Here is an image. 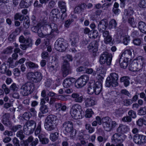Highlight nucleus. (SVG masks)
I'll return each instance as SVG.
<instances>
[{"label": "nucleus", "instance_id": "obj_1", "mask_svg": "<svg viewBox=\"0 0 146 146\" xmlns=\"http://www.w3.org/2000/svg\"><path fill=\"white\" fill-rule=\"evenodd\" d=\"M145 60L141 56H139L134 59L130 64L129 69L132 71L141 70L145 65Z\"/></svg>", "mask_w": 146, "mask_h": 146}, {"label": "nucleus", "instance_id": "obj_2", "mask_svg": "<svg viewBox=\"0 0 146 146\" xmlns=\"http://www.w3.org/2000/svg\"><path fill=\"white\" fill-rule=\"evenodd\" d=\"M58 119L56 116L50 115L46 118L44 124L45 128L48 131L55 129L56 127V121Z\"/></svg>", "mask_w": 146, "mask_h": 146}, {"label": "nucleus", "instance_id": "obj_3", "mask_svg": "<svg viewBox=\"0 0 146 146\" xmlns=\"http://www.w3.org/2000/svg\"><path fill=\"white\" fill-rule=\"evenodd\" d=\"M34 89V84L32 82H27L21 86L20 88L21 93L23 96H27L31 94Z\"/></svg>", "mask_w": 146, "mask_h": 146}, {"label": "nucleus", "instance_id": "obj_4", "mask_svg": "<svg viewBox=\"0 0 146 146\" xmlns=\"http://www.w3.org/2000/svg\"><path fill=\"white\" fill-rule=\"evenodd\" d=\"M104 128L107 131H110L114 128L117 125L116 122L113 121L108 117L103 118L102 119Z\"/></svg>", "mask_w": 146, "mask_h": 146}, {"label": "nucleus", "instance_id": "obj_5", "mask_svg": "<svg viewBox=\"0 0 146 146\" xmlns=\"http://www.w3.org/2000/svg\"><path fill=\"white\" fill-rule=\"evenodd\" d=\"M118 74L115 73H111L110 76L107 78L106 86L108 87H109L111 86L113 87H115L117 86L118 80Z\"/></svg>", "mask_w": 146, "mask_h": 146}, {"label": "nucleus", "instance_id": "obj_6", "mask_svg": "<svg viewBox=\"0 0 146 146\" xmlns=\"http://www.w3.org/2000/svg\"><path fill=\"white\" fill-rule=\"evenodd\" d=\"M81 108V106L78 104H75L72 106L70 113L74 119H77L82 118V114L80 111Z\"/></svg>", "mask_w": 146, "mask_h": 146}, {"label": "nucleus", "instance_id": "obj_7", "mask_svg": "<svg viewBox=\"0 0 146 146\" xmlns=\"http://www.w3.org/2000/svg\"><path fill=\"white\" fill-rule=\"evenodd\" d=\"M36 126V122L33 120L27 121L24 125L23 131L25 134L29 135L33 133Z\"/></svg>", "mask_w": 146, "mask_h": 146}, {"label": "nucleus", "instance_id": "obj_8", "mask_svg": "<svg viewBox=\"0 0 146 146\" xmlns=\"http://www.w3.org/2000/svg\"><path fill=\"white\" fill-rule=\"evenodd\" d=\"M68 44L63 38H58L55 42L54 48L55 49L60 52L65 51L68 47Z\"/></svg>", "mask_w": 146, "mask_h": 146}, {"label": "nucleus", "instance_id": "obj_9", "mask_svg": "<svg viewBox=\"0 0 146 146\" xmlns=\"http://www.w3.org/2000/svg\"><path fill=\"white\" fill-rule=\"evenodd\" d=\"M112 59V55L108 52H105L100 57V63L101 64H104L106 63L108 66H109L111 64Z\"/></svg>", "mask_w": 146, "mask_h": 146}, {"label": "nucleus", "instance_id": "obj_10", "mask_svg": "<svg viewBox=\"0 0 146 146\" xmlns=\"http://www.w3.org/2000/svg\"><path fill=\"white\" fill-rule=\"evenodd\" d=\"M134 142L138 145L146 143V136L143 135L136 134L133 136Z\"/></svg>", "mask_w": 146, "mask_h": 146}, {"label": "nucleus", "instance_id": "obj_11", "mask_svg": "<svg viewBox=\"0 0 146 146\" xmlns=\"http://www.w3.org/2000/svg\"><path fill=\"white\" fill-rule=\"evenodd\" d=\"M61 69L63 76L64 77L71 73V68L67 60H64Z\"/></svg>", "mask_w": 146, "mask_h": 146}, {"label": "nucleus", "instance_id": "obj_12", "mask_svg": "<svg viewBox=\"0 0 146 146\" xmlns=\"http://www.w3.org/2000/svg\"><path fill=\"white\" fill-rule=\"evenodd\" d=\"M98 42L96 40L92 42L88 46V48L90 52L93 53V55L95 56L96 53L98 50Z\"/></svg>", "mask_w": 146, "mask_h": 146}, {"label": "nucleus", "instance_id": "obj_13", "mask_svg": "<svg viewBox=\"0 0 146 146\" xmlns=\"http://www.w3.org/2000/svg\"><path fill=\"white\" fill-rule=\"evenodd\" d=\"M63 128L66 133H68L72 131L73 129V124L70 121H66L63 125Z\"/></svg>", "mask_w": 146, "mask_h": 146}, {"label": "nucleus", "instance_id": "obj_14", "mask_svg": "<svg viewBox=\"0 0 146 146\" xmlns=\"http://www.w3.org/2000/svg\"><path fill=\"white\" fill-rule=\"evenodd\" d=\"M69 38L72 41L71 44L73 46H76V44L79 40V35L75 32H72L69 36Z\"/></svg>", "mask_w": 146, "mask_h": 146}, {"label": "nucleus", "instance_id": "obj_15", "mask_svg": "<svg viewBox=\"0 0 146 146\" xmlns=\"http://www.w3.org/2000/svg\"><path fill=\"white\" fill-rule=\"evenodd\" d=\"M93 87L94 88L95 93L98 95L101 92L102 89V81H99L93 84Z\"/></svg>", "mask_w": 146, "mask_h": 146}, {"label": "nucleus", "instance_id": "obj_16", "mask_svg": "<svg viewBox=\"0 0 146 146\" xmlns=\"http://www.w3.org/2000/svg\"><path fill=\"white\" fill-rule=\"evenodd\" d=\"M108 25V22L106 19L102 20L99 23L98 26V29L100 33L103 32L105 30Z\"/></svg>", "mask_w": 146, "mask_h": 146}, {"label": "nucleus", "instance_id": "obj_17", "mask_svg": "<svg viewBox=\"0 0 146 146\" xmlns=\"http://www.w3.org/2000/svg\"><path fill=\"white\" fill-rule=\"evenodd\" d=\"M113 137V141L116 143L119 142H121L125 139L126 137V136L123 134L119 135L117 133L114 134Z\"/></svg>", "mask_w": 146, "mask_h": 146}, {"label": "nucleus", "instance_id": "obj_18", "mask_svg": "<svg viewBox=\"0 0 146 146\" xmlns=\"http://www.w3.org/2000/svg\"><path fill=\"white\" fill-rule=\"evenodd\" d=\"M50 27L51 28L52 31L49 34V35L51 36V38H52L55 36L56 34L55 33L57 34L59 33L58 30L57 26L54 23H52L50 25Z\"/></svg>", "mask_w": 146, "mask_h": 146}, {"label": "nucleus", "instance_id": "obj_19", "mask_svg": "<svg viewBox=\"0 0 146 146\" xmlns=\"http://www.w3.org/2000/svg\"><path fill=\"white\" fill-rule=\"evenodd\" d=\"M75 81V79L73 78H66L63 82V86L65 88H68L71 86Z\"/></svg>", "mask_w": 146, "mask_h": 146}, {"label": "nucleus", "instance_id": "obj_20", "mask_svg": "<svg viewBox=\"0 0 146 146\" xmlns=\"http://www.w3.org/2000/svg\"><path fill=\"white\" fill-rule=\"evenodd\" d=\"M128 60L127 57H123L121 56L119 60L120 65L121 67L124 69L128 65Z\"/></svg>", "mask_w": 146, "mask_h": 146}, {"label": "nucleus", "instance_id": "obj_21", "mask_svg": "<svg viewBox=\"0 0 146 146\" xmlns=\"http://www.w3.org/2000/svg\"><path fill=\"white\" fill-rule=\"evenodd\" d=\"M9 114L8 113H6L3 116L2 123L6 126H9L11 125V123L9 119Z\"/></svg>", "mask_w": 146, "mask_h": 146}, {"label": "nucleus", "instance_id": "obj_22", "mask_svg": "<svg viewBox=\"0 0 146 146\" xmlns=\"http://www.w3.org/2000/svg\"><path fill=\"white\" fill-rule=\"evenodd\" d=\"M129 130V129L127 126L122 124H120L117 129L118 132L122 133H125Z\"/></svg>", "mask_w": 146, "mask_h": 146}, {"label": "nucleus", "instance_id": "obj_23", "mask_svg": "<svg viewBox=\"0 0 146 146\" xmlns=\"http://www.w3.org/2000/svg\"><path fill=\"white\" fill-rule=\"evenodd\" d=\"M86 5L82 3L76 7L74 9V12L75 13H80L83 11L85 9Z\"/></svg>", "mask_w": 146, "mask_h": 146}, {"label": "nucleus", "instance_id": "obj_24", "mask_svg": "<svg viewBox=\"0 0 146 146\" xmlns=\"http://www.w3.org/2000/svg\"><path fill=\"white\" fill-rule=\"evenodd\" d=\"M138 27L141 32L143 33H146V24L144 22L140 21L138 23Z\"/></svg>", "mask_w": 146, "mask_h": 146}, {"label": "nucleus", "instance_id": "obj_25", "mask_svg": "<svg viewBox=\"0 0 146 146\" xmlns=\"http://www.w3.org/2000/svg\"><path fill=\"white\" fill-rule=\"evenodd\" d=\"M31 4V0H21L19 5L21 8H27Z\"/></svg>", "mask_w": 146, "mask_h": 146}, {"label": "nucleus", "instance_id": "obj_26", "mask_svg": "<svg viewBox=\"0 0 146 146\" xmlns=\"http://www.w3.org/2000/svg\"><path fill=\"white\" fill-rule=\"evenodd\" d=\"M33 82L37 83L40 82L42 78V76L41 74L38 72H35Z\"/></svg>", "mask_w": 146, "mask_h": 146}, {"label": "nucleus", "instance_id": "obj_27", "mask_svg": "<svg viewBox=\"0 0 146 146\" xmlns=\"http://www.w3.org/2000/svg\"><path fill=\"white\" fill-rule=\"evenodd\" d=\"M85 106L86 107L91 106L94 105L95 102L92 98H87L85 101Z\"/></svg>", "mask_w": 146, "mask_h": 146}, {"label": "nucleus", "instance_id": "obj_28", "mask_svg": "<svg viewBox=\"0 0 146 146\" xmlns=\"http://www.w3.org/2000/svg\"><path fill=\"white\" fill-rule=\"evenodd\" d=\"M71 97L74 99V101L76 102L81 103L83 100L82 96H80L78 94L76 93L72 94L71 95Z\"/></svg>", "mask_w": 146, "mask_h": 146}, {"label": "nucleus", "instance_id": "obj_29", "mask_svg": "<svg viewBox=\"0 0 146 146\" xmlns=\"http://www.w3.org/2000/svg\"><path fill=\"white\" fill-rule=\"evenodd\" d=\"M59 7L61 9L62 12H65L66 11L65 3L62 1H59L58 3Z\"/></svg>", "mask_w": 146, "mask_h": 146}, {"label": "nucleus", "instance_id": "obj_30", "mask_svg": "<svg viewBox=\"0 0 146 146\" xmlns=\"http://www.w3.org/2000/svg\"><path fill=\"white\" fill-rule=\"evenodd\" d=\"M86 84L80 78H78L75 83V86L78 88H80L84 86Z\"/></svg>", "mask_w": 146, "mask_h": 146}, {"label": "nucleus", "instance_id": "obj_31", "mask_svg": "<svg viewBox=\"0 0 146 146\" xmlns=\"http://www.w3.org/2000/svg\"><path fill=\"white\" fill-rule=\"evenodd\" d=\"M13 47L12 46H9L5 49L1 53V54H11L13 52Z\"/></svg>", "mask_w": 146, "mask_h": 146}, {"label": "nucleus", "instance_id": "obj_32", "mask_svg": "<svg viewBox=\"0 0 146 146\" xmlns=\"http://www.w3.org/2000/svg\"><path fill=\"white\" fill-rule=\"evenodd\" d=\"M128 23L133 28L136 27L137 23L133 17H129V18L128 21Z\"/></svg>", "mask_w": 146, "mask_h": 146}, {"label": "nucleus", "instance_id": "obj_33", "mask_svg": "<svg viewBox=\"0 0 146 146\" xmlns=\"http://www.w3.org/2000/svg\"><path fill=\"white\" fill-rule=\"evenodd\" d=\"M58 136V133L57 132L52 133L50 134V139L52 141H55L57 139Z\"/></svg>", "mask_w": 146, "mask_h": 146}, {"label": "nucleus", "instance_id": "obj_34", "mask_svg": "<svg viewBox=\"0 0 146 146\" xmlns=\"http://www.w3.org/2000/svg\"><path fill=\"white\" fill-rule=\"evenodd\" d=\"M138 114L139 115H143L146 114V106L141 107L138 110Z\"/></svg>", "mask_w": 146, "mask_h": 146}, {"label": "nucleus", "instance_id": "obj_35", "mask_svg": "<svg viewBox=\"0 0 146 146\" xmlns=\"http://www.w3.org/2000/svg\"><path fill=\"white\" fill-rule=\"evenodd\" d=\"M26 64L27 66H28L31 68H37L38 67V66L37 64H36L31 62H26Z\"/></svg>", "mask_w": 146, "mask_h": 146}, {"label": "nucleus", "instance_id": "obj_36", "mask_svg": "<svg viewBox=\"0 0 146 146\" xmlns=\"http://www.w3.org/2000/svg\"><path fill=\"white\" fill-rule=\"evenodd\" d=\"M40 110L43 114L46 113L48 111V108L46 105L41 106L40 108Z\"/></svg>", "mask_w": 146, "mask_h": 146}, {"label": "nucleus", "instance_id": "obj_37", "mask_svg": "<svg viewBox=\"0 0 146 146\" xmlns=\"http://www.w3.org/2000/svg\"><path fill=\"white\" fill-rule=\"evenodd\" d=\"M35 72H30L27 73L26 75V77L27 79L32 80L33 82Z\"/></svg>", "mask_w": 146, "mask_h": 146}, {"label": "nucleus", "instance_id": "obj_38", "mask_svg": "<svg viewBox=\"0 0 146 146\" xmlns=\"http://www.w3.org/2000/svg\"><path fill=\"white\" fill-rule=\"evenodd\" d=\"M16 136L21 140H23L25 137V134L23 133L22 130H20L17 132Z\"/></svg>", "mask_w": 146, "mask_h": 146}, {"label": "nucleus", "instance_id": "obj_39", "mask_svg": "<svg viewBox=\"0 0 146 146\" xmlns=\"http://www.w3.org/2000/svg\"><path fill=\"white\" fill-rule=\"evenodd\" d=\"M58 68V64H55L54 65H52L49 68V71L51 72H56Z\"/></svg>", "mask_w": 146, "mask_h": 146}, {"label": "nucleus", "instance_id": "obj_40", "mask_svg": "<svg viewBox=\"0 0 146 146\" xmlns=\"http://www.w3.org/2000/svg\"><path fill=\"white\" fill-rule=\"evenodd\" d=\"M24 18V16L23 15L19 13H16L14 16L15 20H17L19 19L20 21H22L23 20Z\"/></svg>", "mask_w": 146, "mask_h": 146}, {"label": "nucleus", "instance_id": "obj_41", "mask_svg": "<svg viewBox=\"0 0 146 146\" xmlns=\"http://www.w3.org/2000/svg\"><path fill=\"white\" fill-rule=\"evenodd\" d=\"M112 40V37L110 35L104 37V42L106 44L109 43Z\"/></svg>", "mask_w": 146, "mask_h": 146}, {"label": "nucleus", "instance_id": "obj_42", "mask_svg": "<svg viewBox=\"0 0 146 146\" xmlns=\"http://www.w3.org/2000/svg\"><path fill=\"white\" fill-rule=\"evenodd\" d=\"M10 89L13 92H16L18 90L19 87L15 83H13L10 86Z\"/></svg>", "mask_w": 146, "mask_h": 146}, {"label": "nucleus", "instance_id": "obj_43", "mask_svg": "<svg viewBox=\"0 0 146 146\" xmlns=\"http://www.w3.org/2000/svg\"><path fill=\"white\" fill-rule=\"evenodd\" d=\"M7 68L5 64L4 63L1 66L0 68V72L3 74L6 73L7 70Z\"/></svg>", "mask_w": 146, "mask_h": 146}, {"label": "nucleus", "instance_id": "obj_44", "mask_svg": "<svg viewBox=\"0 0 146 146\" xmlns=\"http://www.w3.org/2000/svg\"><path fill=\"white\" fill-rule=\"evenodd\" d=\"M85 128L88 131L89 133H92L94 131V128L92 127L90 124H86L85 125Z\"/></svg>", "mask_w": 146, "mask_h": 146}, {"label": "nucleus", "instance_id": "obj_45", "mask_svg": "<svg viewBox=\"0 0 146 146\" xmlns=\"http://www.w3.org/2000/svg\"><path fill=\"white\" fill-rule=\"evenodd\" d=\"M93 112L91 109H87L86 111L85 117L87 118H90L92 116Z\"/></svg>", "mask_w": 146, "mask_h": 146}, {"label": "nucleus", "instance_id": "obj_46", "mask_svg": "<svg viewBox=\"0 0 146 146\" xmlns=\"http://www.w3.org/2000/svg\"><path fill=\"white\" fill-rule=\"evenodd\" d=\"M133 52V50L132 49H127L125 50L124 52L122 53L121 56L123 57V55L126 54L131 56L132 54V52Z\"/></svg>", "mask_w": 146, "mask_h": 146}, {"label": "nucleus", "instance_id": "obj_47", "mask_svg": "<svg viewBox=\"0 0 146 146\" xmlns=\"http://www.w3.org/2000/svg\"><path fill=\"white\" fill-rule=\"evenodd\" d=\"M138 6L141 8H144L146 7V0H140Z\"/></svg>", "mask_w": 146, "mask_h": 146}, {"label": "nucleus", "instance_id": "obj_48", "mask_svg": "<svg viewBox=\"0 0 146 146\" xmlns=\"http://www.w3.org/2000/svg\"><path fill=\"white\" fill-rule=\"evenodd\" d=\"M115 114L117 116L121 115L124 113V111L122 108H119L115 110Z\"/></svg>", "mask_w": 146, "mask_h": 146}, {"label": "nucleus", "instance_id": "obj_49", "mask_svg": "<svg viewBox=\"0 0 146 146\" xmlns=\"http://www.w3.org/2000/svg\"><path fill=\"white\" fill-rule=\"evenodd\" d=\"M93 84H91L88 88V92L89 94H93L94 92L95 93L94 88L93 87Z\"/></svg>", "mask_w": 146, "mask_h": 146}, {"label": "nucleus", "instance_id": "obj_50", "mask_svg": "<svg viewBox=\"0 0 146 146\" xmlns=\"http://www.w3.org/2000/svg\"><path fill=\"white\" fill-rule=\"evenodd\" d=\"M85 72L87 74H92V75L94 76L96 74V72L94 71L93 69L91 68H86Z\"/></svg>", "mask_w": 146, "mask_h": 146}, {"label": "nucleus", "instance_id": "obj_51", "mask_svg": "<svg viewBox=\"0 0 146 146\" xmlns=\"http://www.w3.org/2000/svg\"><path fill=\"white\" fill-rule=\"evenodd\" d=\"M130 40V37L128 36H125L124 37L123 42L125 45H127Z\"/></svg>", "mask_w": 146, "mask_h": 146}, {"label": "nucleus", "instance_id": "obj_52", "mask_svg": "<svg viewBox=\"0 0 146 146\" xmlns=\"http://www.w3.org/2000/svg\"><path fill=\"white\" fill-rule=\"evenodd\" d=\"M16 33L15 32L12 33L9 36L8 39L10 41H12L14 40L16 37Z\"/></svg>", "mask_w": 146, "mask_h": 146}, {"label": "nucleus", "instance_id": "obj_53", "mask_svg": "<svg viewBox=\"0 0 146 146\" xmlns=\"http://www.w3.org/2000/svg\"><path fill=\"white\" fill-rule=\"evenodd\" d=\"M22 127V126L21 125H17L12 126L11 128V130L15 132L21 129Z\"/></svg>", "mask_w": 146, "mask_h": 146}, {"label": "nucleus", "instance_id": "obj_54", "mask_svg": "<svg viewBox=\"0 0 146 146\" xmlns=\"http://www.w3.org/2000/svg\"><path fill=\"white\" fill-rule=\"evenodd\" d=\"M38 137L39 138L40 141L42 142L43 144H46L48 143V139L46 138H41L40 136H38Z\"/></svg>", "mask_w": 146, "mask_h": 146}, {"label": "nucleus", "instance_id": "obj_55", "mask_svg": "<svg viewBox=\"0 0 146 146\" xmlns=\"http://www.w3.org/2000/svg\"><path fill=\"white\" fill-rule=\"evenodd\" d=\"M129 116L133 118H135L136 116V112L133 110H129L128 112Z\"/></svg>", "mask_w": 146, "mask_h": 146}, {"label": "nucleus", "instance_id": "obj_56", "mask_svg": "<svg viewBox=\"0 0 146 146\" xmlns=\"http://www.w3.org/2000/svg\"><path fill=\"white\" fill-rule=\"evenodd\" d=\"M2 88L4 90V92L6 94H8L9 93L10 90L7 87L5 84H3L2 85Z\"/></svg>", "mask_w": 146, "mask_h": 146}, {"label": "nucleus", "instance_id": "obj_57", "mask_svg": "<svg viewBox=\"0 0 146 146\" xmlns=\"http://www.w3.org/2000/svg\"><path fill=\"white\" fill-rule=\"evenodd\" d=\"M22 117L24 119L28 120L31 117V115L29 113L26 112L23 114Z\"/></svg>", "mask_w": 146, "mask_h": 146}, {"label": "nucleus", "instance_id": "obj_58", "mask_svg": "<svg viewBox=\"0 0 146 146\" xmlns=\"http://www.w3.org/2000/svg\"><path fill=\"white\" fill-rule=\"evenodd\" d=\"M13 146H20L19 141L16 137H14L13 140Z\"/></svg>", "mask_w": 146, "mask_h": 146}, {"label": "nucleus", "instance_id": "obj_59", "mask_svg": "<svg viewBox=\"0 0 146 146\" xmlns=\"http://www.w3.org/2000/svg\"><path fill=\"white\" fill-rule=\"evenodd\" d=\"M80 78L81 79L83 82H85L86 84L87 82L89 80V78L88 76L87 75H84L80 77Z\"/></svg>", "mask_w": 146, "mask_h": 146}, {"label": "nucleus", "instance_id": "obj_60", "mask_svg": "<svg viewBox=\"0 0 146 146\" xmlns=\"http://www.w3.org/2000/svg\"><path fill=\"white\" fill-rule=\"evenodd\" d=\"M141 40L139 38H135L133 40V42L134 45L137 46L140 45L141 43Z\"/></svg>", "mask_w": 146, "mask_h": 146}, {"label": "nucleus", "instance_id": "obj_61", "mask_svg": "<svg viewBox=\"0 0 146 146\" xmlns=\"http://www.w3.org/2000/svg\"><path fill=\"white\" fill-rule=\"evenodd\" d=\"M13 73L15 76H18L20 74L21 72L18 68H15L13 69Z\"/></svg>", "mask_w": 146, "mask_h": 146}, {"label": "nucleus", "instance_id": "obj_62", "mask_svg": "<svg viewBox=\"0 0 146 146\" xmlns=\"http://www.w3.org/2000/svg\"><path fill=\"white\" fill-rule=\"evenodd\" d=\"M131 118L129 116H127L123 117L122 119L123 121L126 122H130L131 121Z\"/></svg>", "mask_w": 146, "mask_h": 146}, {"label": "nucleus", "instance_id": "obj_63", "mask_svg": "<svg viewBox=\"0 0 146 146\" xmlns=\"http://www.w3.org/2000/svg\"><path fill=\"white\" fill-rule=\"evenodd\" d=\"M134 11L133 8L131 7H129V8L128 10L127 11V15L129 16H131L133 13Z\"/></svg>", "mask_w": 146, "mask_h": 146}, {"label": "nucleus", "instance_id": "obj_64", "mask_svg": "<svg viewBox=\"0 0 146 146\" xmlns=\"http://www.w3.org/2000/svg\"><path fill=\"white\" fill-rule=\"evenodd\" d=\"M97 70L98 71H100V72L102 74H104L106 72V69L103 66L99 67L97 68Z\"/></svg>", "mask_w": 146, "mask_h": 146}]
</instances>
